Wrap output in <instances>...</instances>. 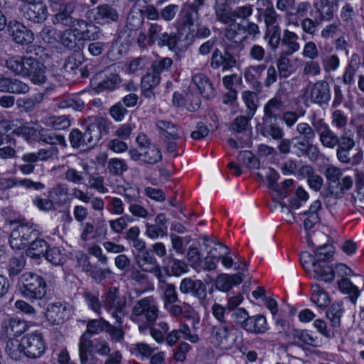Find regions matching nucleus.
Segmentation results:
<instances>
[{
    "label": "nucleus",
    "instance_id": "nucleus-1",
    "mask_svg": "<svg viewBox=\"0 0 364 364\" xmlns=\"http://www.w3.org/2000/svg\"><path fill=\"white\" fill-rule=\"evenodd\" d=\"M5 65L11 72L28 77L34 84L42 85L46 81V68L35 58L14 56L6 60Z\"/></svg>",
    "mask_w": 364,
    "mask_h": 364
},
{
    "label": "nucleus",
    "instance_id": "nucleus-2",
    "mask_svg": "<svg viewBox=\"0 0 364 364\" xmlns=\"http://www.w3.org/2000/svg\"><path fill=\"white\" fill-rule=\"evenodd\" d=\"M159 308L153 296L138 300L132 308L131 319L139 323V331L143 333L152 326L159 316Z\"/></svg>",
    "mask_w": 364,
    "mask_h": 364
},
{
    "label": "nucleus",
    "instance_id": "nucleus-3",
    "mask_svg": "<svg viewBox=\"0 0 364 364\" xmlns=\"http://www.w3.org/2000/svg\"><path fill=\"white\" fill-rule=\"evenodd\" d=\"M18 287L21 295L28 299H41L46 294V282L33 272H25L21 276Z\"/></svg>",
    "mask_w": 364,
    "mask_h": 364
},
{
    "label": "nucleus",
    "instance_id": "nucleus-4",
    "mask_svg": "<svg viewBox=\"0 0 364 364\" xmlns=\"http://www.w3.org/2000/svg\"><path fill=\"white\" fill-rule=\"evenodd\" d=\"M103 306L113 318L118 323H123V319L128 314L127 299L120 295L117 287H110L102 296Z\"/></svg>",
    "mask_w": 364,
    "mask_h": 364
},
{
    "label": "nucleus",
    "instance_id": "nucleus-5",
    "mask_svg": "<svg viewBox=\"0 0 364 364\" xmlns=\"http://www.w3.org/2000/svg\"><path fill=\"white\" fill-rule=\"evenodd\" d=\"M336 146V157L343 164L354 166L360 164L363 159L361 148L355 149V141L353 136L343 134Z\"/></svg>",
    "mask_w": 364,
    "mask_h": 364
},
{
    "label": "nucleus",
    "instance_id": "nucleus-6",
    "mask_svg": "<svg viewBox=\"0 0 364 364\" xmlns=\"http://www.w3.org/2000/svg\"><path fill=\"white\" fill-rule=\"evenodd\" d=\"M148 30V43L156 44L159 47H168L170 50H174L178 44L177 35L175 33H168L163 26L157 22L146 23Z\"/></svg>",
    "mask_w": 364,
    "mask_h": 364
},
{
    "label": "nucleus",
    "instance_id": "nucleus-7",
    "mask_svg": "<svg viewBox=\"0 0 364 364\" xmlns=\"http://www.w3.org/2000/svg\"><path fill=\"white\" fill-rule=\"evenodd\" d=\"M39 235V231L33 225L21 223L11 232L9 243L13 249L20 250L27 246L31 240L36 239Z\"/></svg>",
    "mask_w": 364,
    "mask_h": 364
},
{
    "label": "nucleus",
    "instance_id": "nucleus-8",
    "mask_svg": "<svg viewBox=\"0 0 364 364\" xmlns=\"http://www.w3.org/2000/svg\"><path fill=\"white\" fill-rule=\"evenodd\" d=\"M108 127L107 119L99 116L89 117L85 130L82 132L87 148L94 147L101 139L102 132H106Z\"/></svg>",
    "mask_w": 364,
    "mask_h": 364
},
{
    "label": "nucleus",
    "instance_id": "nucleus-9",
    "mask_svg": "<svg viewBox=\"0 0 364 364\" xmlns=\"http://www.w3.org/2000/svg\"><path fill=\"white\" fill-rule=\"evenodd\" d=\"M22 346L24 356L32 359L41 357L46 349L43 334L37 331L22 337Z\"/></svg>",
    "mask_w": 364,
    "mask_h": 364
},
{
    "label": "nucleus",
    "instance_id": "nucleus-10",
    "mask_svg": "<svg viewBox=\"0 0 364 364\" xmlns=\"http://www.w3.org/2000/svg\"><path fill=\"white\" fill-rule=\"evenodd\" d=\"M289 103V93L286 89L280 87L274 97L271 98L264 106V117L277 119L281 112L285 110Z\"/></svg>",
    "mask_w": 364,
    "mask_h": 364
},
{
    "label": "nucleus",
    "instance_id": "nucleus-11",
    "mask_svg": "<svg viewBox=\"0 0 364 364\" xmlns=\"http://www.w3.org/2000/svg\"><path fill=\"white\" fill-rule=\"evenodd\" d=\"M311 124L324 147L334 149L338 145L341 136H339L334 133L323 119L314 116L311 119Z\"/></svg>",
    "mask_w": 364,
    "mask_h": 364
},
{
    "label": "nucleus",
    "instance_id": "nucleus-12",
    "mask_svg": "<svg viewBox=\"0 0 364 364\" xmlns=\"http://www.w3.org/2000/svg\"><path fill=\"white\" fill-rule=\"evenodd\" d=\"M75 9V4H68L60 10H53L55 14L53 16V23L65 27H74L77 26L80 28L87 27V23L83 19H78L73 16Z\"/></svg>",
    "mask_w": 364,
    "mask_h": 364
},
{
    "label": "nucleus",
    "instance_id": "nucleus-13",
    "mask_svg": "<svg viewBox=\"0 0 364 364\" xmlns=\"http://www.w3.org/2000/svg\"><path fill=\"white\" fill-rule=\"evenodd\" d=\"M309 97L320 107L328 105L331 97L330 85L326 80H318L309 85Z\"/></svg>",
    "mask_w": 364,
    "mask_h": 364
},
{
    "label": "nucleus",
    "instance_id": "nucleus-14",
    "mask_svg": "<svg viewBox=\"0 0 364 364\" xmlns=\"http://www.w3.org/2000/svg\"><path fill=\"white\" fill-rule=\"evenodd\" d=\"M7 30L13 41L19 45H28L34 40L33 32L17 21H11Z\"/></svg>",
    "mask_w": 364,
    "mask_h": 364
},
{
    "label": "nucleus",
    "instance_id": "nucleus-15",
    "mask_svg": "<svg viewBox=\"0 0 364 364\" xmlns=\"http://www.w3.org/2000/svg\"><path fill=\"white\" fill-rule=\"evenodd\" d=\"M237 65L235 57L227 49L223 53L219 48H215L212 53L210 66L213 69L222 68L223 71L231 70Z\"/></svg>",
    "mask_w": 364,
    "mask_h": 364
},
{
    "label": "nucleus",
    "instance_id": "nucleus-16",
    "mask_svg": "<svg viewBox=\"0 0 364 364\" xmlns=\"http://www.w3.org/2000/svg\"><path fill=\"white\" fill-rule=\"evenodd\" d=\"M119 14L113 6L104 4L95 8L94 20L99 24H110L118 21Z\"/></svg>",
    "mask_w": 364,
    "mask_h": 364
},
{
    "label": "nucleus",
    "instance_id": "nucleus-17",
    "mask_svg": "<svg viewBox=\"0 0 364 364\" xmlns=\"http://www.w3.org/2000/svg\"><path fill=\"white\" fill-rule=\"evenodd\" d=\"M2 333L6 338H15L23 334L28 328L27 323L18 318H10L2 323Z\"/></svg>",
    "mask_w": 364,
    "mask_h": 364
},
{
    "label": "nucleus",
    "instance_id": "nucleus-18",
    "mask_svg": "<svg viewBox=\"0 0 364 364\" xmlns=\"http://www.w3.org/2000/svg\"><path fill=\"white\" fill-rule=\"evenodd\" d=\"M68 314L67 306L58 302L48 304L46 316L52 324L60 325L65 321Z\"/></svg>",
    "mask_w": 364,
    "mask_h": 364
},
{
    "label": "nucleus",
    "instance_id": "nucleus-19",
    "mask_svg": "<svg viewBox=\"0 0 364 364\" xmlns=\"http://www.w3.org/2000/svg\"><path fill=\"white\" fill-rule=\"evenodd\" d=\"M48 16L47 6L42 0L31 3L24 12V17L34 23H42Z\"/></svg>",
    "mask_w": 364,
    "mask_h": 364
},
{
    "label": "nucleus",
    "instance_id": "nucleus-20",
    "mask_svg": "<svg viewBox=\"0 0 364 364\" xmlns=\"http://www.w3.org/2000/svg\"><path fill=\"white\" fill-rule=\"evenodd\" d=\"M81 29L79 27L72 29H66L61 35L60 41L62 44L70 50L74 51L79 50L80 49L81 42Z\"/></svg>",
    "mask_w": 364,
    "mask_h": 364
},
{
    "label": "nucleus",
    "instance_id": "nucleus-21",
    "mask_svg": "<svg viewBox=\"0 0 364 364\" xmlns=\"http://www.w3.org/2000/svg\"><path fill=\"white\" fill-rule=\"evenodd\" d=\"M243 329L255 334L264 333L268 329L266 317L263 315L250 316L243 324Z\"/></svg>",
    "mask_w": 364,
    "mask_h": 364
},
{
    "label": "nucleus",
    "instance_id": "nucleus-22",
    "mask_svg": "<svg viewBox=\"0 0 364 364\" xmlns=\"http://www.w3.org/2000/svg\"><path fill=\"white\" fill-rule=\"evenodd\" d=\"M243 281V274L237 273L232 275L221 274L215 280V288L222 291H230L233 286L240 284Z\"/></svg>",
    "mask_w": 364,
    "mask_h": 364
},
{
    "label": "nucleus",
    "instance_id": "nucleus-23",
    "mask_svg": "<svg viewBox=\"0 0 364 364\" xmlns=\"http://www.w3.org/2000/svg\"><path fill=\"white\" fill-rule=\"evenodd\" d=\"M134 257L136 264L143 272L152 271L157 264L152 251L148 248L134 255Z\"/></svg>",
    "mask_w": 364,
    "mask_h": 364
},
{
    "label": "nucleus",
    "instance_id": "nucleus-24",
    "mask_svg": "<svg viewBox=\"0 0 364 364\" xmlns=\"http://www.w3.org/2000/svg\"><path fill=\"white\" fill-rule=\"evenodd\" d=\"M78 352L81 364H87L89 356L94 354V341L91 340L87 333H83L80 338Z\"/></svg>",
    "mask_w": 364,
    "mask_h": 364
},
{
    "label": "nucleus",
    "instance_id": "nucleus-25",
    "mask_svg": "<svg viewBox=\"0 0 364 364\" xmlns=\"http://www.w3.org/2000/svg\"><path fill=\"white\" fill-rule=\"evenodd\" d=\"M299 36L294 32L285 29L283 31L282 45L286 47V50L281 53L287 55H291L300 49V44L298 42Z\"/></svg>",
    "mask_w": 364,
    "mask_h": 364
},
{
    "label": "nucleus",
    "instance_id": "nucleus-26",
    "mask_svg": "<svg viewBox=\"0 0 364 364\" xmlns=\"http://www.w3.org/2000/svg\"><path fill=\"white\" fill-rule=\"evenodd\" d=\"M316 11H314L315 16L321 23L328 21L333 18V5L328 0H319L314 4Z\"/></svg>",
    "mask_w": 364,
    "mask_h": 364
},
{
    "label": "nucleus",
    "instance_id": "nucleus-27",
    "mask_svg": "<svg viewBox=\"0 0 364 364\" xmlns=\"http://www.w3.org/2000/svg\"><path fill=\"white\" fill-rule=\"evenodd\" d=\"M192 80L203 97L211 98L215 96V90L208 77L203 74H196Z\"/></svg>",
    "mask_w": 364,
    "mask_h": 364
},
{
    "label": "nucleus",
    "instance_id": "nucleus-28",
    "mask_svg": "<svg viewBox=\"0 0 364 364\" xmlns=\"http://www.w3.org/2000/svg\"><path fill=\"white\" fill-rule=\"evenodd\" d=\"M57 153L58 149L56 147L52 146L49 149H41L36 153L25 154L22 156V160L25 163H36L38 161H46Z\"/></svg>",
    "mask_w": 364,
    "mask_h": 364
},
{
    "label": "nucleus",
    "instance_id": "nucleus-29",
    "mask_svg": "<svg viewBox=\"0 0 364 364\" xmlns=\"http://www.w3.org/2000/svg\"><path fill=\"white\" fill-rule=\"evenodd\" d=\"M211 335L219 345L223 347L230 345V333L228 323H221L213 326Z\"/></svg>",
    "mask_w": 364,
    "mask_h": 364
},
{
    "label": "nucleus",
    "instance_id": "nucleus-30",
    "mask_svg": "<svg viewBox=\"0 0 364 364\" xmlns=\"http://www.w3.org/2000/svg\"><path fill=\"white\" fill-rule=\"evenodd\" d=\"M28 245L26 255L31 258H39L41 255L45 256L49 247L47 242L42 238H39V236L31 240Z\"/></svg>",
    "mask_w": 364,
    "mask_h": 364
},
{
    "label": "nucleus",
    "instance_id": "nucleus-31",
    "mask_svg": "<svg viewBox=\"0 0 364 364\" xmlns=\"http://www.w3.org/2000/svg\"><path fill=\"white\" fill-rule=\"evenodd\" d=\"M6 353L15 360H21L24 355L22 346V338L19 341L15 338H8L5 346Z\"/></svg>",
    "mask_w": 364,
    "mask_h": 364
},
{
    "label": "nucleus",
    "instance_id": "nucleus-32",
    "mask_svg": "<svg viewBox=\"0 0 364 364\" xmlns=\"http://www.w3.org/2000/svg\"><path fill=\"white\" fill-rule=\"evenodd\" d=\"M338 285L341 291L345 294H348L350 301L355 304L360 294L358 287L354 285L348 278L341 279Z\"/></svg>",
    "mask_w": 364,
    "mask_h": 364
},
{
    "label": "nucleus",
    "instance_id": "nucleus-33",
    "mask_svg": "<svg viewBox=\"0 0 364 364\" xmlns=\"http://www.w3.org/2000/svg\"><path fill=\"white\" fill-rule=\"evenodd\" d=\"M182 24L191 28L194 25L195 21L199 18L198 11L193 6L188 4H183L181 9Z\"/></svg>",
    "mask_w": 364,
    "mask_h": 364
},
{
    "label": "nucleus",
    "instance_id": "nucleus-34",
    "mask_svg": "<svg viewBox=\"0 0 364 364\" xmlns=\"http://www.w3.org/2000/svg\"><path fill=\"white\" fill-rule=\"evenodd\" d=\"M43 122L46 126L55 130H64L70 126V120L65 115L46 117Z\"/></svg>",
    "mask_w": 364,
    "mask_h": 364
},
{
    "label": "nucleus",
    "instance_id": "nucleus-35",
    "mask_svg": "<svg viewBox=\"0 0 364 364\" xmlns=\"http://www.w3.org/2000/svg\"><path fill=\"white\" fill-rule=\"evenodd\" d=\"M311 272L314 278L321 279L326 282H332L335 277V272L332 267L321 265L320 262L314 265Z\"/></svg>",
    "mask_w": 364,
    "mask_h": 364
},
{
    "label": "nucleus",
    "instance_id": "nucleus-36",
    "mask_svg": "<svg viewBox=\"0 0 364 364\" xmlns=\"http://www.w3.org/2000/svg\"><path fill=\"white\" fill-rule=\"evenodd\" d=\"M160 135L163 138L171 137L172 139H180L178 128L171 122L159 120L156 124Z\"/></svg>",
    "mask_w": 364,
    "mask_h": 364
},
{
    "label": "nucleus",
    "instance_id": "nucleus-37",
    "mask_svg": "<svg viewBox=\"0 0 364 364\" xmlns=\"http://www.w3.org/2000/svg\"><path fill=\"white\" fill-rule=\"evenodd\" d=\"M264 174L268 181L269 188L277 192L281 197H287V191H283L280 185L277 183V180L279 177V173L272 168L264 169Z\"/></svg>",
    "mask_w": 364,
    "mask_h": 364
},
{
    "label": "nucleus",
    "instance_id": "nucleus-38",
    "mask_svg": "<svg viewBox=\"0 0 364 364\" xmlns=\"http://www.w3.org/2000/svg\"><path fill=\"white\" fill-rule=\"evenodd\" d=\"M39 139L41 141L50 145L58 144L62 145L63 147L67 146L66 141L63 135L48 130L42 129L39 132Z\"/></svg>",
    "mask_w": 364,
    "mask_h": 364
},
{
    "label": "nucleus",
    "instance_id": "nucleus-39",
    "mask_svg": "<svg viewBox=\"0 0 364 364\" xmlns=\"http://www.w3.org/2000/svg\"><path fill=\"white\" fill-rule=\"evenodd\" d=\"M289 56L280 53L277 60V68L280 78H287L293 73L292 64L291 60L288 58Z\"/></svg>",
    "mask_w": 364,
    "mask_h": 364
},
{
    "label": "nucleus",
    "instance_id": "nucleus-40",
    "mask_svg": "<svg viewBox=\"0 0 364 364\" xmlns=\"http://www.w3.org/2000/svg\"><path fill=\"white\" fill-rule=\"evenodd\" d=\"M242 28L243 24L234 22L226 28L225 36L228 41L233 43H240L246 38L240 34L242 32Z\"/></svg>",
    "mask_w": 364,
    "mask_h": 364
},
{
    "label": "nucleus",
    "instance_id": "nucleus-41",
    "mask_svg": "<svg viewBox=\"0 0 364 364\" xmlns=\"http://www.w3.org/2000/svg\"><path fill=\"white\" fill-rule=\"evenodd\" d=\"M82 296L89 309L99 315L101 314L102 302L99 299L98 294L89 290H85Z\"/></svg>",
    "mask_w": 364,
    "mask_h": 364
},
{
    "label": "nucleus",
    "instance_id": "nucleus-42",
    "mask_svg": "<svg viewBox=\"0 0 364 364\" xmlns=\"http://www.w3.org/2000/svg\"><path fill=\"white\" fill-rule=\"evenodd\" d=\"M46 259L54 265H62L66 261V255L64 250H60V247H48L46 253L45 254Z\"/></svg>",
    "mask_w": 364,
    "mask_h": 364
},
{
    "label": "nucleus",
    "instance_id": "nucleus-43",
    "mask_svg": "<svg viewBox=\"0 0 364 364\" xmlns=\"http://www.w3.org/2000/svg\"><path fill=\"white\" fill-rule=\"evenodd\" d=\"M87 165L83 166V171H78L73 168H68L65 172V178L75 185H82L85 183V178L87 173Z\"/></svg>",
    "mask_w": 364,
    "mask_h": 364
},
{
    "label": "nucleus",
    "instance_id": "nucleus-44",
    "mask_svg": "<svg viewBox=\"0 0 364 364\" xmlns=\"http://www.w3.org/2000/svg\"><path fill=\"white\" fill-rule=\"evenodd\" d=\"M53 201L54 204L63 205L68 197V188L66 185L58 183L54 186L49 192L48 195Z\"/></svg>",
    "mask_w": 364,
    "mask_h": 364
},
{
    "label": "nucleus",
    "instance_id": "nucleus-45",
    "mask_svg": "<svg viewBox=\"0 0 364 364\" xmlns=\"http://www.w3.org/2000/svg\"><path fill=\"white\" fill-rule=\"evenodd\" d=\"M265 68V65L263 64L248 67L244 73L245 79L247 82L256 84L257 87H260L261 84L257 80L262 75Z\"/></svg>",
    "mask_w": 364,
    "mask_h": 364
},
{
    "label": "nucleus",
    "instance_id": "nucleus-46",
    "mask_svg": "<svg viewBox=\"0 0 364 364\" xmlns=\"http://www.w3.org/2000/svg\"><path fill=\"white\" fill-rule=\"evenodd\" d=\"M121 83L120 77L116 73H110L98 82L97 88L100 91L112 90Z\"/></svg>",
    "mask_w": 364,
    "mask_h": 364
},
{
    "label": "nucleus",
    "instance_id": "nucleus-47",
    "mask_svg": "<svg viewBox=\"0 0 364 364\" xmlns=\"http://www.w3.org/2000/svg\"><path fill=\"white\" fill-rule=\"evenodd\" d=\"M311 300L320 308L326 307L329 303L327 293L318 284L312 287Z\"/></svg>",
    "mask_w": 364,
    "mask_h": 364
},
{
    "label": "nucleus",
    "instance_id": "nucleus-48",
    "mask_svg": "<svg viewBox=\"0 0 364 364\" xmlns=\"http://www.w3.org/2000/svg\"><path fill=\"white\" fill-rule=\"evenodd\" d=\"M164 291V306L179 301L176 286L173 284H166L160 288Z\"/></svg>",
    "mask_w": 364,
    "mask_h": 364
},
{
    "label": "nucleus",
    "instance_id": "nucleus-49",
    "mask_svg": "<svg viewBox=\"0 0 364 364\" xmlns=\"http://www.w3.org/2000/svg\"><path fill=\"white\" fill-rule=\"evenodd\" d=\"M343 313V309L339 304H333L326 311V316L331 321L333 328H338L341 325V318Z\"/></svg>",
    "mask_w": 364,
    "mask_h": 364
},
{
    "label": "nucleus",
    "instance_id": "nucleus-50",
    "mask_svg": "<svg viewBox=\"0 0 364 364\" xmlns=\"http://www.w3.org/2000/svg\"><path fill=\"white\" fill-rule=\"evenodd\" d=\"M263 136H271L274 140L282 139L284 133L282 128L277 123L264 122L262 129Z\"/></svg>",
    "mask_w": 364,
    "mask_h": 364
},
{
    "label": "nucleus",
    "instance_id": "nucleus-51",
    "mask_svg": "<svg viewBox=\"0 0 364 364\" xmlns=\"http://www.w3.org/2000/svg\"><path fill=\"white\" fill-rule=\"evenodd\" d=\"M143 152L142 161L149 164H154L162 159V154L160 149L155 145H151Z\"/></svg>",
    "mask_w": 364,
    "mask_h": 364
},
{
    "label": "nucleus",
    "instance_id": "nucleus-52",
    "mask_svg": "<svg viewBox=\"0 0 364 364\" xmlns=\"http://www.w3.org/2000/svg\"><path fill=\"white\" fill-rule=\"evenodd\" d=\"M108 324L109 322L103 318L90 320L85 333L88 336L98 334L102 331H106Z\"/></svg>",
    "mask_w": 364,
    "mask_h": 364
},
{
    "label": "nucleus",
    "instance_id": "nucleus-53",
    "mask_svg": "<svg viewBox=\"0 0 364 364\" xmlns=\"http://www.w3.org/2000/svg\"><path fill=\"white\" fill-rule=\"evenodd\" d=\"M58 107L61 109H71L75 111H81L85 107V102L80 96L68 98L59 102Z\"/></svg>",
    "mask_w": 364,
    "mask_h": 364
},
{
    "label": "nucleus",
    "instance_id": "nucleus-54",
    "mask_svg": "<svg viewBox=\"0 0 364 364\" xmlns=\"http://www.w3.org/2000/svg\"><path fill=\"white\" fill-rule=\"evenodd\" d=\"M292 339L293 343L299 346L304 344L313 346L315 342V339L306 331L293 330Z\"/></svg>",
    "mask_w": 364,
    "mask_h": 364
},
{
    "label": "nucleus",
    "instance_id": "nucleus-55",
    "mask_svg": "<svg viewBox=\"0 0 364 364\" xmlns=\"http://www.w3.org/2000/svg\"><path fill=\"white\" fill-rule=\"evenodd\" d=\"M311 16L314 18L306 17L301 21V26L304 32L308 34L314 35L316 28L321 23L314 14V11H310Z\"/></svg>",
    "mask_w": 364,
    "mask_h": 364
},
{
    "label": "nucleus",
    "instance_id": "nucleus-56",
    "mask_svg": "<svg viewBox=\"0 0 364 364\" xmlns=\"http://www.w3.org/2000/svg\"><path fill=\"white\" fill-rule=\"evenodd\" d=\"M25 267V260L23 257L11 258L7 266V271L9 277H14L23 269Z\"/></svg>",
    "mask_w": 364,
    "mask_h": 364
},
{
    "label": "nucleus",
    "instance_id": "nucleus-57",
    "mask_svg": "<svg viewBox=\"0 0 364 364\" xmlns=\"http://www.w3.org/2000/svg\"><path fill=\"white\" fill-rule=\"evenodd\" d=\"M323 175L329 183H336L339 182L342 175V170L332 164H328L325 167Z\"/></svg>",
    "mask_w": 364,
    "mask_h": 364
},
{
    "label": "nucleus",
    "instance_id": "nucleus-58",
    "mask_svg": "<svg viewBox=\"0 0 364 364\" xmlns=\"http://www.w3.org/2000/svg\"><path fill=\"white\" fill-rule=\"evenodd\" d=\"M242 99L247 107L248 111L247 114L250 117H252L257 109L256 102L257 95L255 92L250 91H245L242 93Z\"/></svg>",
    "mask_w": 364,
    "mask_h": 364
},
{
    "label": "nucleus",
    "instance_id": "nucleus-59",
    "mask_svg": "<svg viewBox=\"0 0 364 364\" xmlns=\"http://www.w3.org/2000/svg\"><path fill=\"white\" fill-rule=\"evenodd\" d=\"M173 64V60L170 58H159L155 60L151 65L153 72L160 75L164 72L168 71Z\"/></svg>",
    "mask_w": 364,
    "mask_h": 364
},
{
    "label": "nucleus",
    "instance_id": "nucleus-60",
    "mask_svg": "<svg viewBox=\"0 0 364 364\" xmlns=\"http://www.w3.org/2000/svg\"><path fill=\"white\" fill-rule=\"evenodd\" d=\"M334 254V247L331 245H323L319 246L314 251V255L317 262L326 261L328 258L333 257Z\"/></svg>",
    "mask_w": 364,
    "mask_h": 364
},
{
    "label": "nucleus",
    "instance_id": "nucleus-61",
    "mask_svg": "<svg viewBox=\"0 0 364 364\" xmlns=\"http://www.w3.org/2000/svg\"><path fill=\"white\" fill-rule=\"evenodd\" d=\"M116 326L109 323L106 332L110 336L111 339L117 343H122L124 340V332L122 329V323L115 322Z\"/></svg>",
    "mask_w": 364,
    "mask_h": 364
},
{
    "label": "nucleus",
    "instance_id": "nucleus-62",
    "mask_svg": "<svg viewBox=\"0 0 364 364\" xmlns=\"http://www.w3.org/2000/svg\"><path fill=\"white\" fill-rule=\"evenodd\" d=\"M107 168L109 172L117 176L122 175L128 168L126 163L119 159H111L108 161Z\"/></svg>",
    "mask_w": 364,
    "mask_h": 364
},
{
    "label": "nucleus",
    "instance_id": "nucleus-63",
    "mask_svg": "<svg viewBox=\"0 0 364 364\" xmlns=\"http://www.w3.org/2000/svg\"><path fill=\"white\" fill-rule=\"evenodd\" d=\"M296 132L302 136L301 138L313 141L316 136V130L313 125H309L306 122H301L296 125Z\"/></svg>",
    "mask_w": 364,
    "mask_h": 364
},
{
    "label": "nucleus",
    "instance_id": "nucleus-64",
    "mask_svg": "<svg viewBox=\"0 0 364 364\" xmlns=\"http://www.w3.org/2000/svg\"><path fill=\"white\" fill-rule=\"evenodd\" d=\"M69 141L73 148H87L82 132L78 129H73L69 134Z\"/></svg>",
    "mask_w": 364,
    "mask_h": 364
}]
</instances>
